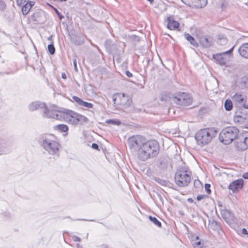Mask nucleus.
I'll list each match as a JSON object with an SVG mask.
<instances>
[{
  "instance_id": "obj_1",
  "label": "nucleus",
  "mask_w": 248,
  "mask_h": 248,
  "mask_svg": "<svg viewBox=\"0 0 248 248\" xmlns=\"http://www.w3.org/2000/svg\"><path fill=\"white\" fill-rule=\"evenodd\" d=\"M160 151L158 142L155 140L145 141L137 154L138 158L142 161L156 157Z\"/></svg>"
},
{
  "instance_id": "obj_48",
  "label": "nucleus",
  "mask_w": 248,
  "mask_h": 248,
  "mask_svg": "<svg viewBox=\"0 0 248 248\" xmlns=\"http://www.w3.org/2000/svg\"><path fill=\"white\" fill-rule=\"evenodd\" d=\"M131 37H132V38L133 40H135V41H140V38H139V36H136V35H132V36H131Z\"/></svg>"
},
{
  "instance_id": "obj_32",
  "label": "nucleus",
  "mask_w": 248,
  "mask_h": 248,
  "mask_svg": "<svg viewBox=\"0 0 248 248\" xmlns=\"http://www.w3.org/2000/svg\"><path fill=\"white\" fill-rule=\"evenodd\" d=\"M199 239L198 236L196 237L195 242L193 244V246L194 248H202L203 244L200 241H198Z\"/></svg>"
},
{
  "instance_id": "obj_34",
  "label": "nucleus",
  "mask_w": 248,
  "mask_h": 248,
  "mask_svg": "<svg viewBox=\"0 0 248 248\" xmlns=\"http://www.w3.org/2000/svg\"><path fill=\"white\" fill-rule=\"evenodd\" d=\"M81 106L84 107L88 108H93V104H92L91 103H89V102L83 101Z\"/></svg>"
},
{
  "instance_id": "obj_54",
  "label": "nucleus",
  "mask_w": 248,
  "mask_h": 248,
  "mask_svg": "<svg viewBox=\"0 0 248 248\" xmlns=\"http://www.w3.org/2000/svg\"><path fill=\"white\" fill-rule=\"evenodd\" d=\"M188 201L189 202H193V200L191 198H189L188 199Z\"/></svg>"
},
{
  "instance_id": "obj_52",
  "label": "nucleus",
  "mask_w": 248,
  "mask_h": 248,
  "mask_svg": "<svg viewBox=\"0 0 248 248\" xmlns=\"http://www.w3.org/2000/svg\"><path fill=\"white\" fill-rule=\"evenodd\" d=\"M76 246L77 248H82V246L80 245L79 244H77Z\"/></svg>"
},
{
  "instance_id": "obj_13",
  "label": "nucleus",
  "mask_w": 248,
  "mask_h": 248,
  "mask_svg": "<svg viewBox=\"0 0 248 248\" xmlns=\"http://www.w3.org/2000/svg\"><path fill=\"white\" fill-rule=\"evenodd\" d=\"M221 215L223 219L228 224H232L235 221L234 215L230 210L226 209L221 210Z\"/></svg>"
},
{
  "instance_id": "obj_33",
  "label": "nucleus",
  "mask_w": 248,
  "mask_h": 248,
  "mask_svg": "<svg viewBox=\"0 0 248 248\" xmlns=\"http://www.w3.org/2000/svg\"><path fill=\"white\" fill-rule=\"evenodd\" d=\"M53 42L52 41L51 43L48 45L47 48L50 54L53 55L55 53V48L54 46Z\"/></svg>"
},
{
  "instance_id": "obj_46",
  "label": "nucleus",
  "mask_w": 248,
  "mask_h": 248,
  "mask_svg": "<svg viewBox=\"0 0 248 248\" xmlns=\"http://www.w3.org/2000/svg\"><path fill=\"white\" fill-rule=\"evenodd\" d=\"M73 64L74 66V69L76 71H78V67H77V60L76 59H74L73 61Z\"/></svg>"
},
{
  "instance_id": "obj_26",
  "label": "nucleus",
  "mask_w": 248,
  "mask_h": 248,
  "mask_svg": "<svg viewBox=\"0 0 248 248\" xmlns=\"http://www.w3.org/2000/svg\"><path fill=\"white\" fill-rule=\"evenodd\" d=\"M55 130H58L61 132H66L68 130V127L67 125L60 124L56 125L54 127Z\"/></svg>"
},
{
  "instance_id": "obj_12",
  "label": "nucleus",
  "mask_w": 248,
  "mask_h": 248,
  "mask_svg": "<svg viewBox=\"0 0 248 248\" xmlns=\"http://www.w3.org/2000/svg\"><path fill=\"white\" fill-rule=\"evenodd\" d=\"M232 99L233 101L234 104L239 107H243L245 108L248 109V104H246V98L242 95L235 93Z\"/></svg>"
},
{
  "instance_id": "obj_40",
  "label": "nucleus",
  "mask_w": 248,
  "mask_h": 248,
  "mask_svg": "<svg viewBox=\"0 0 248 248\" xmlns=\"http://www.w3.org/2000/svg\"><path fill=\"white\" fill-rule=\"evenodd\" d=\"M156 181L159 184H160L162 185L166 186L167 184V182L165 180H161L159 178H158V179H156Z\"/></svg>"
},
{
  "instance_id": "obj_4",
  "label": "nucleus",
  "mask_w": 248,
  "mask_h": 248,
  "mask_svg": "<svg viewBox=\"0 0 248 248\" xmlns=\"http://www.w3.org/2000/svg\"><path fill=\"white\" fill-rule=\"evenodd\" d=\"M62 115V120L74 125L82 124L89 121V119L86 116L69 109H64Z\"/></svg>"
},
{
  "instance_id": "obj_38",
  "label": "nucleus",
  "mask_w": 248,
  "mask_h": 248,
  "mask_svg": "<svg viewBox=\"0 0 248 248\" xmlns=\"http://www.w3.org/2000/svg\"><path fill=\"white\" fill-rule=\"evenodd\" d=\"M6 6L5 3L2 0H0V10L2 11L5 9Z\"/></svg>"
},
{
  "instance_id": "obj_55",
  "label": "nucleus",
  "mask_w": 248,
  "mask_h": 248,
  "mask_svg": "<svg viewBox=\"0 0 248 248\" xmlns=\"http://www.w3.org/2000/svg\"><path fill=\"white\" fill-rule=\"evenodd\" d=\"M121 94V97H123L124 98L125 97V94L124 93H122V94Z\"/></svg>"
},
{
  "instance_id": "obj_44",
  "label": "nucleus",
  "mask_w": 248,
  "mask_h": 248,
  "mask_svg": "<svg viewBox=\"0 0 248 248\" xmlns=\"http://www.w3.org/2000/svg\"><path fill=\"white\" fill-rule=\"evenodd\" d=\"M92 147L95 150H99L98 145L95 143H93L92 145Z\"/></svg>"
},
{
  "instance_id": "obj_30",
  "label": "nucleus",
  "mask_w": 248,
  "mask_h": 248,
  "mask_svg": "<svg viewBox=\"0 0 248 248\" xmlns=\"http://www.w3.org/2000/svg\"><path fill=\"white\" fill-rule=\"evenodd\" d=\"M148 218L156 226H157V227H159V228H161V226H162V224L161 223V222H160L157 219V218H156L155 217H152V216H149L148 217Z\"/></svg>"
},
{
  "instance_id": "obj_18",
  "label": "nucleus",
  "mask_w": 248,
  "mask_h": 248,
  "mask_svg": "<svg viewBox=\"0 0 248 248\" xmlns=\"http://www.w3.org/2000/svg\"><path fill=\"white\" fill-rule=\"evenodd\" d=\"M238 52L241 56L248 59V43L242 44L239 47Z\"/></svg>"
},
{
  "instance_id": "obj_39",
  "label": "nucleus",
  "mask_w": 248,
  "mask_h": 248,
  "mask_svg": "<svg viewBox=\"0 0 248 248\" xmlns=\"http://www.w3.org/2000/svg\"><path fill=\"white\" fill-rule=\"evenodd\" d=\"M205 189L207 194H210L211 192V190L210 189V185L209 184H205Z\"/></svg>"
},
{
  "instance_id": "obj_51",
  "label": "nucleus",
  "mask_w": 248,
  "mask_h": 248,
  "mask_svg": "<svg viewBox=\"0 0 248 248\" xmlns=\"http://www.w3.org/2000/svg\"><path fill=\"white\" fill-rule=\"evenodd\" d=\"M243 176L245 179H248V172L244 173Z\"/></svg>"
},
{
  "instance_id": "obj_27",
  "label": "nucleus",
  "mask_w": 248,
  "mask_h": 248,
  "mask_svg": "<svg viewBox=\"0 0 248 248\" xmlns=\"http://www.w3.org/2000/svg\"><path fill=\"white\" fill-rule=\"evenodd\" d=\"M240 84L242 87L248 89V75L241 78Z\"/></svg>"
},
{
  "instance_id": "obj_7",
  "label": "nucleus",
  "mask_w": 248,
  "mask_h": 248,
  "mask_svg": "<svg viewBox=\"0 0 248 248\" xmlns=\"http://www.w3.org/2000/svg\"><path fill=\"white\" fill-rule=\"evenodd\" d=\"M63 112V110H60L57 106H53L48 108L46 105L43 109V116L45 118L62 120Z\"/></svg>"
},
{
  "instance_id": "obj_3",
  "label": "nucleus",
  "mask_w": 248,
  "mask_h": 248,
  "mask_svg": "<svg viewBox=\"0 0 248 248\" xmlns=\"http://www.w3.org/2000/svg\"><path fill=\"white\" fill-rule=\"evenodd\" d=\"M191 172L188 167H179L175 174L174 180L176 184L181 187L187 186L190 183Z\"/></svg>"
},
{
  "instance_id": "obj_28",
  "label": "nucleus",
  "mask_w": 248,
  "mask_h": 248,
  "mask_svg": "<svg viewBox=\"0 0 248 248\" xmlns=\"http://www.w3.org/2000/svg\"><path fill=\"white\" fill-rule=\"evenodd\" d=\"M113 102L114 104L116 106L121 105L122 104V102L121 101H119L118 100L121 98V93H117L113 95Z\"/></svg>"
},
{
  "instance_id": "obj_50",
  "label": "nucleus",
  "mask_w": 248,
  "mask_h": 248,
  "mask_svg": "<svg viewBox=\"0 0 248 248\" xmlns=\"http://www.w3.org/2000/svg\"><path fill=\"white\" fill-rule=\"evenodd\" d=\"M62 78L63 79H66V78H67V77H66V75L65 73H62Z\"/></svg>"
},
{
  "instance_id": "obj_43",
  "label": "nucleus",
  "mask_w": 248,
  "mask_h": 248,
  "mask_svg": "<svg viewBox=\"0 0 248 248\" xmlns=\"http://www.w3.org/2000/svg\"><path fill=\"white\" fill-rule=\"evenodd\" d=\"M72 238L75 242L81 241V239L79 237H78L76 235L73 236Z\"/></svg>"
},
{
  "instance_id": "obj_57",
  "label": "nucleus",
  "mask_w": 248,
  "mask_h": 248,
  "mask_svg": "<svg viewBox=\"0 0 248 248\" xmlns=\"http://www.w3.org/2000/svg\"><path fill=\"white\" fill-rule=\"evenodd\" d=\"M223 6H224V3H222V8H223Z\"/></svg>"
},
{
  "instance_id": "obj_49",
  "label": "nucleus",
  "mask_w": 248,
  "mask_h": 248,
  "mask_svg": "<svg viewBox=\"0 0 248 248\" xmlns=\"http://www.w3.org/2000/svg\"><path fill=\"white\" fill-rule=\"evenodd\" d=\"M242 233L244 234H248V232L246 228H243Z\"/></svg>"
},
{
  "instance_id": "obj_53",
  "label": "nucleus",
  "mask_w": 248,
  "mask_h": 248,
  "mask_svg": "<svg viewBox=\"0 0 248 248\" xmlns=\"http://www.w3.org/2000/svg\"><path fill=\"white\" fill-rule=\"evenodd\" d=\"M48 40H50V41H52V36L51 35L49 37H48Z\"/></svg>"
},
{
  "instance_id": "obj_25",
  "label": "nucleus",
  "mask_w": 248,
  "mask_h": 248,
  "mask_svg": "<svg viewBox=\"0 0 248 248\" xmlns=\"http://www.w3.org/2000/svg\"><path fill=\"white\" fill-rule=\"evenodd\" d=\"M33 21L37 22V23H43L42 20L41 19V14L39 12H36L33 13L32 16Z\"/></svg>"
},
{
  "instance_id": "obj_20",
  "label": "nucleus",
  "mask_w": 248,
  "mask_h": 248,
  "mask_svg": "<svg viewBox=\"0 0 248 248\" xmlns=\"http://www.w3.org/2000/svg\"><path fill=\"white\" fill-rule=\"evenodd\" d=\"M46 106V104L40 102H32L29 106V109L31 111H34L39 108H44Z\"/></svg>"
},
{
  "instance_id": "obj_15",
  "label": "nucleus",
  "mask_w": 248,
  "mask_h": 248,
  "mask_svg": "<svg viewBox=\"0 0 248 248\" xmlns=\"http://www.w3.org/2000/svg\"><path fill=\"white\" fill-rule=\"evenodd\" d=\"M244 185V181L243 179H238L232 182L228 186V188L232 190L233 192L236 190L241 189Z\"/></svg>"
},
{
  "instance_id": "obj_47",
  "label": "nucleus",
  "mask_w": 248,
  "mask_h": 248,
  "mask_svg": "<svg viewBox=\"0 0 248 248\" xmlns=\"http://www.w3.org/2000/svg\"><path fill=\"white\" fill-rule=\"evenodd\" d=\"M193 0H182V1L185 4L189 5L191 4Z\"/></svg>"
},
{
  "instance_id": "obj_17",
  "label": "nucleus",
  "mask_w": 248,
  "mask_h": 248,
  "mask_svg": "<svg viewBox=\"0 0 248 248\" xmlns=\"http://www.w3.org/2000/svg\"><path fill=\"white\" fill-rule=\"evenodd\" d=\"M35 2L33 1H28V2L23 4L22 7V12L23 15H27L31 8L34 5Z\"/></svg>"
},
{
  "instance_id": "obj_37",
  "label": "nucleus",
  "mask_w": 248,
  "mask_h": 248,
  "mask_svg": "<svg viewBox=\"0 0 248 248\" xmlns=\"http://www.w3.org/2000/svg\"><path fill=\"white\" fill-rule=\"evenodd\" d=\"M29 0H16V4L18 6H21L23 4L28 2Z\"/></svg>"
},
{
  "instance_id": "obj_2",
  "label": "nucleus",
  "mask_w": 248,
  "mask_h": 248,
  "mask_svg": "<svg viewBox=\"0 0 248 248\" xmlns=\"http://www.w3.org/2000/svg\"><path fill=\"white\" fill-rule=\"evenodd\" d=\"M217 134V131L215 128H205L197 132L195 138L197 143L203 146L210 143Z\"/></svg>"
},
{
  "instance_id": "obj_14",
  "label": "nucleus",
  "mask_w": 248,
  "mask_h": 248,
  "mask_svg": "<svg viewBox=\"0 0 248 248\" xmlns=\"http://www.w3.org/2000/svg\"><path fill=\"white\" fill-rule=\"evenodd\" d=\"M167 28L170 30H175L179 28L180 23L175 20L174 17L172 16L167 17Z\"/></svg>"
},
{
  "instance_id": "obj_56",
  "label": "nucleus",
  "mask_w": 248,
  "mask_h": 248,
  "mask_svg": "<svg viewBox=\"0 0 248 248\" xmlns=\"http://www.w3.org/2000/svg\"><path fill=\"white\" fill-rule=\"evenodd\" d=\"M148 1H150V2L152 4L154 2V0H147Z\"/></svg>"
},
{
  "instance_id": "obj_5",
  "label": "nucleus",
  "mask_w": 248,
  "mask_h": 248,
  "mask_svg": "<svg viewBox=\"0 0 248 248\" xmlns=\"http://www.w3.org/2000/svg\"><path fill=\"white\" fill-rule=\"evenodd\" d=\"M239 134V130L235 126H228L223 128L219 134V140L224 144L231 143L236 140Z\"/></svg>"
},
{
  "instance_id": "obj_11",
  "label": "nucleus",
  "mask_w": 248,
  "mask_h": 248,
  "mask_svg": "<svg viewBox=\"0 0 248 248\" xmlns=\"http://www.w3.org/2000/svg\"><path fill=\"white\" fill-rule=\"evenodd\" d=\"M237 148L241 151L247 149L248 147V134L240 133L235 141Z\"/></svg>"
},
{
  "instance_id": "obj_9",
  "label": "nucleus",
  "mask_w": 248,
  "mask_h": 248,
  "mask_svg": "<svg viewBox=\"0 0 248 248\" xmlns=\"http://www.w3.org/2000/svg\"><path fill=\"white\" fill-rule=\"evenodd\" d=\"M234 47V46H233L229 50L223 53L213 55V58L216 61V62L220 65L226 67L228 66V64L230 61Z\"/></svg>"
},
{
  "instance_id": "obj_41",
  "label": "nucleus",
  "mask_w": 248,
  "mask_h": 248,
  "mask_svg": "<svg viewBox=\"0 0 248 248\" xmlns=\"http://www.w3.org/2000/svg\"><path fill=\"white\" fill-rule=\"evenodd\" d=\"M108 123H111L113 124H117L119 125L120 124V122L119 121H117L113 120H109L107 121Z\"/></svg>"
},
{
  "instance_id": "obj_16",
  "label": "nucleus",
  "mask_w": 248,
  "mask_h": 248,
  "mask_svg": "<svg viewBox=\"0 0 248 248\" xmlns=\"http://www.w3.org/2000/svg\"><path fill=\"white\" fill-rule=\"evenodd\" d=\"M158 167L162 170H166L169 168H172L170 160L168 158H164L161 159L158 165Z\"/></svg>"
},
{
  "instance_id": "obj_36",
  "label": "nucleus",
  "mask_w": 248,
  "mask_h": 248,
  "mask_svg": "<svg viewBox=\"0 0 248 248\" xmlns=\"http://www.w3.org/2000/svg\"><path fill=\"white\" fill-rule=\"evenodd\" d=\"M72 99L74 101L77 103L79 105L81 106L83 100L76 96H73Z\"/></svg>"
},
{
  "instance_id": "obj_23",
  "label": "nucleus",
  "mask_w": 248,
  "mask_h": 248,
  "mask_svg": "<svg viewBox=\"0 0 248 248\" xmlns=\"http://www.w3.org/2000/svg\"><path fill=\"white\" fill-rule=\"evenodd\" d=\"M184 36L185 38L190 43L191 45L195 47H197L199 46L198 43L197 42L194 37H193L190 34L185 33Z\"/></svg>"
},
{
  "instance_id": "obj_42",
  "label": "nucleus",
  "mask_w": 248,
  "mask_h": 248,
  "mask_svg": "<svg viewBox=\"0 0 248 248\" xmlns=\"http://www.w3.org/2000/svg\"><path fill=\"white\" fill-rule=\"evenodd\" d=\"M207 197H208V196L205 195H198L197 196V200L199 201Z\"/></svg>"
},
{
  "instance_id": "obj_22",
  "label": "nucleus",
  "mask_w": 248,
  "mask_h": 248,
  "mask_svg": "<svg viewBox=\"0 0 248 248\" xmlns=\"http://www.w3.org/2000/svg\"><path fill=\"white\" fill-rule=\"evenodd\" d=\"M207 3V0H193L191 4H194L198 8H202L205 7Z\"/></svg>"
},
{
  "instance_id": "obj_8",
  "label": "nucleus",
  "mask_w": 248,
  "mask_h": 248,
  "mask_svg": "<svg viewBox=\"0 0 248 248\" xmlns=\"http://www.w3.org/2000/svg\"><path fill=\"white\" fill-rule=\"evenodd\" d=\"M173 101L177 105L187 106L192 103V98L191 95L186 93L179 92L171 97Z\"/></svg>"
},
{
  "instance_id": "obj_29",
  "label": "nucleus",
  "mask_w": 248,
  "mask_h": 248,
  "mask_svg": "<svg viewBox=\"0 0 248 248\" xmlns=\"http://www.w3.org/2000/svg\"><path fill=\"white\" fill-rule=\"evenodd\" d=\"M224 108L226 110L230 111L232 109L233 104L231 100L227 99L224 102Z\"/></svg>"
},
{
  "instance_id": "obj_21",
  "label": "nucleus",
  "mask_w": 248,
  "mask_h": 248,
  "mask_svg": "<svg viewBox=\"0 0 248 248\" xmlns=\"http://www.w3.org/2000/svg\"><path fill=\"white\" fill-rule=\"evenodd\" d=\"M200 43L201 45L205 47H209L212 45L211 40L206 36L201 37L200 38Z\"/></svg>"
},
{
  "instance_id": "obj_6",
  "label": "nucleus",
  "mask_w": 248,
  "mask_h": 248,
  "mask_svg": "<svg viewBox=\"0 0 248 248\" xmlns=\"http://www.w3.org/2000/svg\"><path fill=\"white\" fill-rule=\"evenodd\" d=\"M145 138L140 135H133L128 139L127 144L130 149L139 153V150L145 142Z\"/></svg>"
},
{
  "instance_id": "obj_31",
  "label": "nucleus",
  "mask_w": 248,
  "mask_h": 248,
  "mask_svg": "<svg viewBox=\"0 0 248 248\" xmlns=\"http://www.w3.org/2000/svg\"><path fill=\"white\" fill-rule=\"evenodd\" d=\"M227 38L225 37L223 35H219L218 36V44L220 45H223L227 43Z\"/></svg>"
},
{
  "instance_id": "obj_45",
  "label": "nucleus",
  "mask_w": 248,
  "mask_h": 248,
  "mask_svg": "<svg viewBox=\"0 0 248 248\" xmlns=\"http://www.w3.org/2000/svg\"><path fill=\"white\" fill-rule=\"evenodd\" d=\"M125 75L128 78H132L133 77L132 74L129 71H125Z\"/></svg>"
},
{
  "instance_id": "obj_35",
  "label": "nucleus",
  "mask_w": 248,
  "mask_h": 248,
  "mask_svg": "<svg viewBox=\"0 0 248 248\" xmlns=\"http://www.w3.org/2000/svg\"><path fill=\"white\" fill-rule=\"evenodd\" d=\"M47 5H49V6H50L51 7H52V8H53L54 9L56 14L59 16L60 20H62L63 18V16L61 14V13L59 12V11L56 8H54L53 6L51 5L49 3H47Z\"/></svg>"
},
{
  "instance_id": "obj_19",
  "label": "nucleus",
  "mask_w": 248,
  "mask_h": 248,
  "mask_svg": "<svg viewBox=\"0 0 248 248\" xmlns=\"http://www.w3.org/2000/svg\"><path fill=\"white\" fill-rule=\"evenodd\" d=\"M70 40L75 45H81L85 42L84 39L82 36L76 34H72L70 37Z\"/></svg>"
},
{
  "instance_id": "obj_24",
  "label": "nucleus",
  "mask_w": 248,
  "mask_h": 248,
  "mask_svg": "<svg viewBox=\"0 0 248 248\" xmlns=\"http://www.w3.org/2000/svg\"><path fill=\"white\" fill-rule=\"evenodd\" d=\"M208 228L214 231H218L220 229V226L218 223L215 220H209Z\"/></svg>"
},
{
  "instance_id": "obj_10",
  "label": "nucleus",
  "mask_w": 248,
  "mask_h": 248,
  "mask_svg": "<svg viewBox=\"0 0 248 248\" xmlns=\"http://www.w3.org/2000/svg\"><path fill=\"white\" fill-rule=\"evenodd\" d=\"M43 145L44 148L52 155L57 153L60 147L58 142L47 139L43 140Z\"/></svg>"
}]
</instances>
